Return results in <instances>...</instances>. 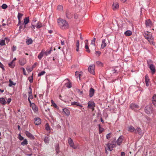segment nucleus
I'll return each mask as SVG.
<instances>
[{"instance_id": "f257e3e1", "label": "nucleus", "mask_w": 156, "mask_h": 156, "mask_svg": "<svg viewBox=\"0 0 156 156\" xmlns=\"http://www.w3.org/2000/svg\"><path fill=\"white\" fill-rule=\"evenodd\" d=\"M57 22L59 26L62 29H66L69 27L68 24L65 20L59 18Z\"/></svg>"}, {"instance_id": "f03ea898", "label": "nucleus", "mask_w": 156, "mask_h": 156, "mask_svg": "<svg viewBox=\"0 0 156 156\" xmlns=\"http://www.w3.org/2000/svg\"><path fill=\"white\" fill-rule=\"evenodd\" d=\"M37 21V19L36 18H34L32 22H31V28L32 29L34 30L35 29V27L37 28H40L43 26L42 23L40 22V21H38L36 25L35 26V23Z\"/></svg>"}, {"instance_id": "7ed1b4c3", "label": "nucleus", "mask_w": 156, "mask_h": 156, "mask_svg": "<svg viewBox=\"0 0 156 156\" xmlns=\"http://www.w3.org/2000/svg\"><path fill=\"white\" fill-rule=\"evenodd\" d=\"M152 108L150 105H148L146 106L145 107V112L148 114H149L152 112Z\"/></svg>"}, {"instance_id": "20e7f679", "label": "nucleus", "mask_w": 156, "mask_h": 156, "mask_svg": "<svg viewBox=\"0 0 156 156\" xmlns=\"http://www.w3.org/2000/svg\"><path fill=\"white\" fill-rule=\"evenodd\" d=\"M107 148H105V151L106 152H107V151L106 150V149L110 151H112L113 150V148L114 147H115V144H111V143H108L106 145Z\"/></svg>"}, {"instance_id": "39448f33", "label": "nucleus", "mask_w": 156, "mask_h": 156, "mask_svg": "<svg viewBox=\"0 0 156 156\" xmlns=\"http://www.w3.org/2000/svg\"><path fill=\"white\" fill-rule=\"evenodd\" d=\"M95 65L94 64H92L90 65L88 68V71L91 74H94Z\"/></svg>"}, {"instance_id": "423d86ee", "label": "nucleus", "mask_w": 156, "mask_h": 156, "mask_svg": "<svg viewBox=\"0 0 156 156\" xmlns=\"http://www.w3.org/2000/svg\"><path fill=\"white\" fill-rule=\"evenodd\" d=\"M68 142L71 147H73L74 149H76V147L75 146L73 140L71 138H69L68 139Z\"/></svg>"}, {"instance_id": "0eeeda50", "label": "nucleus", "mask_w": 156, "mask_h": 156, "mask_svg": "<svg viewBox=\"0 0 156 156\" xmlns=\"http://www.w3.org/2000/svg\"><path fill=\"white\" fill-rule=\"evenodd\" d=\"M124 137L123 136H120L117 139L116 141L118 145H120L122 142Z\"/></svg>"}, {"instance_id": "6e6552de", "label": "nucleus", "mask_w": 156, "mask_h": 156, "mask_svg": "<svg viewBox=\"0 0 156 156\" xmlns=\"http://www.w3.org/2000/svg\"><path fill=\"white\" fill-rule=\"evenodd\" d=\"M130 108L135 111L137 110V109H139V107L138 105L133 103L131 104Z\"/></svg>"}, {"instance_id": "1a4fd4ad", "label": "nucleus", "mask_w": 156, "mask_h": 156, "mask_svg": "<svg viewBox=\"0 0 156 156\" xmlns=\"http://www.w3.org/2000/svg\"><path fill=\"white\" fill-rule=\"evenodd\" d=\"M27 136L29 138L34 139V137L33 135H32L28 131H26L25 133Z\"/></svg>"}, {"instance_id": "9d476101", "label": "nucleus", "mask_w": 156, "mask_h": 156, "mask_svg": "<svg viewBox=\"0 0 156 156\" xmlns=\"http://www.w3.org/2000/svg\"><path fill=\"white\" fill-rule=\"evenodd\" d=\"M34 123L36 125H39L41 123V119L39 118H35L34 119Z\"/></svg>"}, {"instance_id": "9b49d317", "label": "nucleus", "mask_w": 156, "mask_h": 156, "mask_svg": "<svg viewBox=\"0 0 156 156\" xmlns=\"http://www.w3.org/2000/svg\"><path fill=\"white\" fill-rule=\"evenodd\" d=\"M94 103L93 102L89 101L88 103V107L89 108L92 109V110H93L94 109Z\"/></svg>"}, {"instance_id": "f8f14e48", "label": "nucleus", "mask_w": 156, "mask_h": 156, "mask_svg": "<svg viewBox=\"0 0 156 156\" xmlns=\"http://www.w3.org/2000/svg\"><path fill=\"white\" fill-rule=\"evenodd\" d=\"M62 111L67 116L70 115V112L68 109L66 108H64L62 109Z\"/></svg>"}, {"instance_id": "ddd939ff", "label": "nucleus", "mask_w": 156, "mask_h": 156, "mask_svg": "<svg viewBox=\"0 0 156 156\" xmlns=\"http://www.w3.org/2000/svg\"><path fill=\"white\" fill-rule=\"evenodd\" d=\"M95 92L94 90L92 88H91L89 90V96L90 97H92L94 94Z\"/></svg>"}, {"instance_id": "4468645a", "label": "nucleus", "mask_w": 156, "mask_h": 156, "mask_svg": "<svg viewBox=\"0 0 156 156\" xmlns=\"http://www.w3.org/2000/svg\"><path fill=\"white\" fill-rule=\"evenodd\" d=\"M145 25L147 27H151L152 25V23L151 20H146L145 22Z\"/></svg>"}, {"instance_id": "2eb2a0df", "label": "nucleus", "mask_w": 156, "mask_h": 156, "mask_svg": "<svg viewBox=\"0 0 156 156\" xmlns=\"http://www.w3.org/2000/svg\"><path fill=\"white\" fill-rule=\"evenodd\" d=\"M106 42L105 39H103L102 40L101 46V48L103 49L106 46Z\"/></svg>"}, {"instance_id": "dca6fc26", "label": "nucleus", "mask_w": 156, "mask_h": 156, "mask_svg": "<svg viewBox=\"0 0 156 156\" xmlns=\"http://www.w3.org/2000/svg\"><path fill=\"white\" fill-rule=\"evenodd\" d=\"M33 109V110L34 111V112H37L38 111V108L36 106L35 104L34 103H32V105L30 106Z\"/></svg>"}, {"instance_id": "f3484780", "label": "nucleus", "mask_w": 156, "mask_h": 156, "mask_svg": "<svg viewBox=\"0 0 156 156\" xmlns=\"http://www.w3.org/2000/svg\"><path fill=\"white\" fill-rule=\"evenodd\" d=\"M119 8L118 4L117 3H113L112 5V8L114 10L118 9Z\"/></svg>"}, {"instance_id": "a211bd4d", "label": "nucleus", "mask_w": 156, "mask_h": 156, "mask_svg": "<svg viewBox=\"0 0 156 156\" xmlns=\"http://www.w3.org/2000/svg\"><path fill=\"white\" fill-rule=\"evenodd\" d=\"M132 34V33L131 31L129 30H128L126 31L124 33V34L126 36H129L131 35Z\"/></svg>"}, {"instance_id": "6ab92c4d", "label": "nucleus", "mask_w": 156, "mask_h": 156, "mask_svg": "<svg viewBox=\"0 0 156 156\" xmlns=\"http://www.w3.org/2000/svg\"><path fill=\"white\" fill-rule=\"evenodd\" d=\"M71 104L72 105H76L77 106H79L81 107H83L82 105H81L78 102H71Z\"/></svg>"}, {"instance_id": "aec40b11", "label": "nucleus", "mask_w": 156, "mask_h": 156, "mask_svg": "<svg viewBox=\"0 0 156 156\" xmlns=\"http://www.w3.org/2000/svg\"><path fill=\"white\" fill-rule=\"evenodd\" d=\"M79 41L77 40L76 44V51L78 52L79 51Z\"/></svg>"}, {"instance_id": "412c9836", "label": "nucleus", "mask_w": 156, "mask_h": 156, "mask_svg": "<svg viewBox=\"0 0 156 156\" xmlns=\"http://www.w3.org/2000/svg\"><path fill=\"white\" fill-rule=\"evenodd\" d=\"M149 68L152 72L153 73H154L155 72V69L154 66L153 64H151L150 65Z\"/></svg>"}, {"instance_id": "4be33fe9", "label": "nucleus", "mask_w": 156, "mask_h": 156, "mask_svg": "<svg viewBox=\"0 0 156 156\" xmlns=\"http://www.w3.org/2000/svg\"><path fill=\"white\" fill-rule=\"evenodd\" d=\"M146 38L150 43H152L153 42V38L152 36H149L146 37Z\"/></svg>"}, {"instance_id": "5701e85b", "label": "nucleus", "mask_w": 156, "mask_h": 156, "mask_svg": "<svg viewBox=\"0 0 156 156\" xmlns=\"http://www.w3.org/2000/svg\"><path fill=\"white\" fill-rule=\"evenodd\" d=\"M29 22V17H25L24 19L23 24H24V25H26Z\"/></svg>"}, {"instance_id": "b1692460", "label": "nucleus", "mask_w": 156, "mask_h": 156, "mask_svg": "<svg viewBox=\"0 0 156 156\" xmlns=\"http://www.w3.org/2000/svg\"><path fill=\"white\" fill-rule=\"evenodd\" d=\"M152 101L153 104L155 105H156V95H154L152 99Z\"/></svg>"}, {"instance_id": "393cba45", "label": "nucleus", "mask_w": 156, "mask_h": 156, "mask_svg": "<svg viewBox=\"0 0 156 156\" xmlns=\"http://www.w3.org/2000/svg\"><path fill=\"white\" fill-rule=\"evenodd\" d=\"M128 130L131 132L136 131L135 128L133 126H131L129 127V129Z\"/></svg>"}, {"instance_id": "a878e982", "label": "nucleus", "mask_w": 156, "mask_h": 156, "mask_svg": "<svg viewBox=\"0 0 156 156\" xmlns=\"http://www.w3.org/2000/svg\"><path fill=\"white\" fill-rule=\"evenodd\" d=\"M96 40V38H94V39L91 41V43H90L91 44L92 46V47L94 48V47L95 46V41Z\"/></svg>"}, {"instance_id": "bb28decb", "label": "nucleus", "mask_w": 156, "mask_h": 156, "mask_svg": "<svg viewBox=\"0 0 156 156\" xmlns=\"http://www.w3.org/2000/svg\"><path fill=\"white\" fill-rule=\"evenodd\" d=\"M9 66L10 67L13 68L15 66V62L12 61L11 62L9 63Z\"/></svg>"}, {"instance_id": "cd10ccee", "label": "nucleus", "mask_w": 156, "mask_h": 156, "mask_svg": "<svg viewBox=\"0 0 156 156\" xmlns=\"http://www.w3.org/2000/svg\"><path fill=\"white\" fill-rule=\"evenodd\" d=\"M44 53V52H43V51H42L40 53L39 55H38V58L40 59H41L42 57L43 56Z\"/></svg>"}, {"instance_id": "c85d7f7f", "label": "nucleus", "mask_w": 156, "mask_h": 156, "mask_svg": "<svg viewBox=\"0 0 156 156\" xmlns=\"http://www.w3.org/2000/svg\"><path fill=\"white\" fill-rule=\"evenodd\" d=\"M0 103L3 104L5 105L6 104V101L4 98H0Z\"/></svg>"}, {"instance_id": "c756f323", "label": "nucleus", "mask_w": 156, "mask_h": 156, "mask_svg": "<svg viewBox=\"0 0 156 156\" xmlns=\"http://www.w3.org/2000/svg\"><path fill=\"white\" fill-rule=\"evenodd\" d=\"M8 39L7 38L5 37L4 40H2L0 41V44L1 46L5 45V39L7 40Z\"/></svg>"}, {"instance_id": "7c9ffc66", "label": "nucleus", "mask_w": 156, "mask_h": 156, "mask_svg": "<svg viewBox=\"0 0 156 156\" xmlns=\"http://www.w3.org/2000/svg\"><path fill=\"white\" fill-rule=\"evenodd\" d=\"M63 9V7L62 5H58L57 8V9L59 11H62Z\"/></svg>"}, {"instance_id": "2f4dec72", "label": "nucleus", "mask_w": 156, "mask_h": 156, "mask_svg": "<svg viewBox=\"0 0 156 156\" xmlns=\"http://www.w3.org/2000/svg\"><path fill=\"white\" fill-rule=\"evenodd\" d=\"M9 87H11L12 85H15L16 84V83H14L11 79H9Z\"/></svg>"}, {"instance_id": "473e14b6", "label": "nucleus", "mask_w": 156, "mask_h": 156, "mask_svg": "<svg viewBox=\"0 0 156 156\" xmlns=\"http://www.w3.org/2000/svg\"><path fill=\"white\" fill-rule=\"evenodd\" d=\"M33 41L30 38L26 41V43L27 44H31L32 43Z\"/></svg>"}, {"instance_id": "72a5a7b5", "label": "nucleus", "mask_w": 156, "mask_h": 156, "mask_svg": "<svg viewBox=\"0 0 156 156\" xmlns=\"http://www.w3.org/2000/svg\"><path fill=\"white\" fill-rule=\"evenodd\" d=\"M87 44L85 46V48L86 49V51L88 53L90 52V50L89 49V48Z\"/></svg>"}, {"instance_id": "f704fd0d", "label": "nucleus", "mask_w": 156, "mask_h": 156, "mask_svg": "<svg viewBox=\"0 0 156 156\" xmlns=\"http://www.w3.org/2000/svg\"><path fill=\"white\" fill-rule=\"evenodd\" d=\"M44 141L45 143L48 144L49 143V139L48 137H46L44 139Z\"/></svg>"}, {"instance_id": "c9c22d12", "label": "nucleus", "mask_w": 156, "mask_h": 156, "mask_svg": "<svg viewBox=\"0 0 156 156\" xmlns=\"http://www.w3.org/2000/svg\"><path fill=\"white\" fill-rule=\"evenodd\" d=\"M136 130L138 133L139 134H142V131L140 128H137L136 129Z\"/></svg>"}, {"instance_id": "e433bc0d", "label": "nucleus", "mask_w": 156, "mask_h": 156, "mask_svg": "<svg viewBox=\"0 0 156 156\" xmlns=\"http://www.w3.org/2000/svg\"><path fill=\"white\" fill-rule=\"evenodd\" d=\"M112 133H109L107 134L106 136V138L107 139L109 140L111 137Z\"/></svg>"}, {"instance_id": "4c0bfd02", "label": "nucleus", "mask_w": 156, "mask_h": 156, "mask_svg": "<svg viewBox=\"0 0 156 156\" xmlns=\"http://www.w3.org/2000/svg\"><path fill=\"white\" fill-rule=\"evenodd\" d=\"M70 13L68 11H66V17L68 18H70V16H69L70 15Z\"/></svg>"}, {"instance_id": "58836bf2", "label": "nucleus", "mask_w": 156, "mask_h": 156, "mask_svg": "<svg viewBox=\"0 0 156 156\" xmlns=\"http://www.w3.org/2000/svg\"><path fill=\"white\" fill-rule=\"evenodd\" d=\"M27 141L26 140H25L21 143V144L23 145H24L27 144Z\"/></svg>"}, {"instance_id": "ea45409f", "label": "nucleus", "mask_w": 156, "mask_h": 156, "mask_svg": "<svg viewBox=\"0 0 156 156\" xmlns=\"http://www.w3.org/2000/svg\"><path fill=\"white\" fill-rule=\"evenodd\" d=\"M96 64H97V65L99 66H103V63L100 61H97L96 62Z\"/></svg>"}, {"instance_id": "a19ab883", "label": "nucleus", "mask_w": 156, "mask_h": 156, "mask_svg": "<svg viewBox=\"0 0 156 156\" xmlns=\"http://www.w3.org/2000/svg\"><path fill=\"white\" fill-rule=\"evenodd\" d=\"M51 51V49L48 51H46L44 52V54L46 55H48L49 54H50Z\"/></svg>"}, {"instance_id": "79ce46f5", "label": "nucleus", "mask_w": 156, "mask_h": 156, "mask_svg": "<svg viewBox=\"0 0 156 156\" xmlns=\"http://www.w3.org/2000/svg\"><path fill=\"white\" fill-rule=\"evenodd\" d=\"M45 73V71H42L38 74V76H41L44 75Z\"/></svg>"}, {"instance_id": "37998d69", "label": "nucleus", "mask_w": 156, "mask_h": 156, "mask_svg": "<svg viewBox=\"0 0 156 156\" xmlns=\"http://www.w3.org/2000/svg\"><path fill=\"white\" fill-rule=\"evenodd\" d=\"M45 129L47 130H50V127L48 124H46L45 125Z\"/></svg>"}, {"instance_id": "c03bdc74", "label": "nucleus", "mask_w": 156, "mask_h": 156, "mask_svg": "<svg viewBox=\"0 0 156 156\" xmlns=\"http://www.w3.org/2000/svg\"><path fill=\"white\" fill-rule=\"evenodd\" d=\"M99 132L100 133H102L104 130L103 128L101 127L100 126V125H99Z\"/></svg>"}, {"instance_id": "a18cd8bd", "label": "nucleus", "mask_w": 156, "mask_h": 156, "mask_svg": "<svg viewBox=\"0 0 156 156\" xmlns=\"http://www.w3.org/2000/svg\"><path fill=\"white\" fill-rule=\"evenodd\" d=\"M7 5L5 4H3L2 6V8L4 9H5L7 8Z\"/></svg>"}, {"instance_id": "49530a36", "label": "nucleus", "mask_w": 156, "mask_h": 156, "mask_svg": "<svg viewBox=\"0 0 156 156\" xmlns=\"http://www.w3.org/2000/svg\"><path fill=\"white\" fill-rule=\"evenodd\" d=\"M28 80L31 83H32L33 82V78L32 76H31L28 78Z\"/></svg>"}, {"instance_id": "de8ad7c7", "label": "nucleus", "mask_w": 156, "mask_h": 156, "mask_svg": "<svg viewBox=\"0 0 156 156\" xmlns=\"http://www.w3.org/2000/svg\"><path fill=\"white\" fill-rule=\"evenodd\" d=\"M67 87L68 88H70L72 87V85L71 83L70 82H69L67 83Z\"/></svg>"}, {"instance_id": "09e8293b", "label": "nucleus", "mask_w": 156, "mask_h": 156, "mask_svg": "<svg viewBox=\"0 0 156 156\" xmlns=\"http://www.w3.org/2000/svg\"><path fill=\"white\" fill-rule=\"evenodd\" d=\"M58 147L59 146L58 145L55 149V151H56L57 154H58L59 152V148Z\"/></svg>"}, {"instance_id": "8fccbe9b", "label": "nucleus", "mask_w": 156, "mask_h": 156, "mask_svg": "<svg viewBox=\"0 0 156 156\" xmlns=\"http://www.w3.org/2000/svg\"><path fill=\"white\" fill-rule=\"evenodd\" d=\"M51 102L53 106L55 107L56 108L57 105L52 100H51Z\"/></svg>"}, {"instance_id": "3c124183", "label": "nucleus", "mask_w": 156, "mask_h": 156, "mask_svg": "<svg viewBox=\"0 0 156 156\" xmlns=\"http://www.w3.org/2000/svg\"><path fill=\"white\" fill-rule=\"evenodd\" d=\"M149 79L147 75L145 76V82H149Z\"/></svg>"}, {"instance_id": "603ef678", "label": "nucleus", "mask_w": 156, "mask_h": 156, "mask_svg": "<svg viewBox=\"0 0 156 156\" xmlns=\"http://www.w3.org/2000/svg\"><path fill=\"white\" fill-rule=\"evenodd\" d=\"M29 89L30 90V91L29 92V96L32 95V89L30 87H29Z\"/></svg>"}, {"instance_id": "864d4df0", "label": "nucleus", "mask_w": 156, "mask_h": 156, "mask_svg": "<svg viewBox=\"0 0 156 156\" xmlns=\"http://www.w3.org/2000/svg\"><path fill=\"white\" fill-rule=\"evenodd\" d=\"M23 15L21 13H19L18 15V18L19 20L21 18Z\"/></svg>"}, {"instance_id": "5fc2aeb1", "label": "nucleus", "mask_w": 156, "mask_h": 156, "mask_svg": "<svg viewBox=\"0 0 156 156\" xmlns=\"http://www.w3.org/2000/svg\"><path fill=\"white\" fill-rule=\"evenodd\" d=\"M27 70L28 71V72H30L31 71L33 70V68H29L28 67L26 68Z\"/></svg>"}, {"instance_id": "6e6d98bb", "label": "nucleus", "mask_w": 156, "mask_h": 156, "mask_svg": "<svg viewBox=\"0 0 156 156\" xmlns=\"http://www.w3.org/2000/svg\"><path fill=\"white\" fill-rule=\"evenodd\" d=\"M95 53L97 55H98V56H99L101 54V52L99 51H96Z\"/></svg>"}, {"instance_id": "4d7b16f0", "label": "nucleus", "mask_w": 156, "mask_h": 156, "mask_svg": "<svg viewBox=\"0 0 156 156\" xmlns=\"http://www.w3.org/2000/svg\"><path fill=\"white\" fill-rule=\"evenodd\" d=\"M22 60H20L19 61V64L21 65H23L24 64H25V63L24 62H22Z\"/></svg>"}, {"instance_id": "13d9d810", "label": "nucleus", "mask_w": 156, "mask_h": 156, "mask_svg": "<svg viewBox=\"0 0 156 156\" xmlns=\"http://www.w3.org/2000/svg\"><path fill=\"white\" fill-rule=\"evenodd\" d=\"M148 34H149V33L148 32L145 33H144V37L146 38L147 37L149 36V35Z\"/></svg>"}, {"instance_id": "bf43d9fd", "label": "nucleus", "mask_w": 156, "mask_h": 156, "mask_svg": "<svg viewBox=\"0 0 156 156\" xmlns=\"http://www.w3.org/2000/svg\"><path fill=\"white\" fill-rule=\"evenodd\" d=\"M0 67H1L3 70H4V66L3 64L0 62Z\"/></svg>"}, {"instance_id": "052dcab7", "label": "nucleus", "mask_w": 156, "mask_h": 156, "mask_svg": "<svg viewBox=\"0 0 156 156\" xmlns=\"http://www.w3.org/2000/svg\"><path fill=\"white\" fill-rule=\"evenodd\" d=\"M16 47L13 46V47H12V51H14L16 50Z\"/></svg>"}, {"instance_id": "680f3d73", "label": "nucleus", "mask_w": 156, "mask_h": 156, "mask_svg": "<svg viewBox=\"0 0 156 156\" xmlns=\"http://www.w3.org/2000/svg\"><path fill=\"white\" fill-rule=\"evenodd\" d=\"M11 101V98H9L7 100V103L8 104H9Z\"/></svg>"}, {"instance_id": "e2e57ef3", "label": "nucleus", "mask_w": 156, "mask_h": 156, "mask_svg": "<svg viewBox=\"0 0 156 156\" xmlns=\"http://www.w3.org/2000/svg\"><path fill=\"white\" fill-rule=\"evenodd\" d=\"M33 95H29V97H28V99H33Z\"/></svg>"}, {"instance_id": "0e129e2a", "label": "nucleus", "mask_w": 156, "mask_h": 156, "mask_svg": "<svg viewBox=\"0 0 156 156\" xmlns=\"http://www.w3.org/2000/svg\"><path fill=\"white\" fill-rule=\"evenodd\" d=\"M121 156H125V153L123 152H122L121 153Z\"/></svg>"}, {"instance_id": "69168bd1", "label": "nucleus", "mask_w": 156, "mask_h": 156, "mask_svg": "<svg viewBox=\"0 0 156 156\" xmlns=\"http://www.w3.org/2000/svg\"><path fill=\"white\" fill-rule=\"evenodd\" d=\"M116 143H117L116 141L115 142V141H112L111 144H113H113H115V147L116 145Z\"/></svg>"}, {"instance_id": "338daca9", "label": "nucleus", "mask_w": 156, "mask_h": 156, "mask_svg": "<svg viewBox=\"0 0 156 156\" xmlns=\"http://www.w3.org/2000/svg\"><path fill=\"white\" fill-rule=\"evenodd\" d=\"M64 41H61V44L62 45H63L64 44Z\"/></svg>"}, {"instance_id": "774afa93", "label": "nucleus", "mask_w": 156, "mask_h": 156, "mask_svg": "<svg viewBox=\"0 0 156 156\" xmlns=\"http://www.w3.org/2000/svg\"><path fill=\"white\" fill-rule=\"evenodd\" d=\"M20 137L19 138V139L20 140H23V137L21 136H20Z\"/></svg>"}]
</instances>
